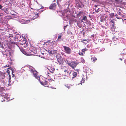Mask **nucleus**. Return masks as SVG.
Returning <instances> with one entry per match:
<instances>
[{
    "label": "nucleus",
    "mask_w": 126,
    "mask_h": 126,
    "mask_svg": "<svg viewBox=\"0 0 126 126\" xmlns=\"http://www.w3.org/2000/svg\"><path fill=\"white\" fill-rule=\"evenodd\" d=\"M65 62L69 66L73 69H74V68L76 67L77 65L78 64V63L77 62L74 61H70L67 59L65 60Z\"/></svg>",
    "instance_id": "f257e3e1"
},
{
    "label": "nucleus",
    "mask_w": 126,
    "mask_h": 126,
    "mask_svg": "<svg viewBox=\"0 0 126 126\" xmlns=\"http://www.w3.org/2000/svg\"><path fill=\"white\" fill-rule=\"evenodd\" d=\"M29 71L30 72L33 74L34 77L38 79H39V76L38 75V72L35 70L32 67H30L29 68Z\"/></svg>",
    "instance_id": "f03ea898"
},
{
    "label": "nucleus",
    "mask_w": 126,
    "mask_h": 126,
    "mask_svg": "<svg viewBox=\"0 0 126 126\" xmlns=\"http://www.w3.org/2000/svg\"><path fill=\"white\" fill-rule=\"evenodd\" d=\"M57 61L59 65H63V61L61 55L59 54H57L56 56Z\"/></svg>",
    "instance_id": "7ed1b4c3"
},
{
    "label": "nucleus",
    "mask_w": 126,
    "mask_h": 126,
    "mask_svg": "<svg viewBox=\"0 0 126 126\" xmlns=\"http://www.w3.org/2000/svg\"><path fill=\"white\" fill-rule=\"evenodd\" d=\"M71 74L73 75V77H71L70 75H69V77L70 78L72 79V80L73 81H75L76 82H79V79L78 78H75V77L77 76V73L76 72H73L72 73H71Z\"/></svg>",
    "instance_id": "20e7f679"
},
{
    "label": "nucleus",
    "mask_w": 126,
    "mask_h": 126,
    "mask_svg": "<svg viewBox=\"0 0 126 126\" xmlns=\"http://www.w3.org/2000/svg\"><path fill=\"white\" fill-rule=\"evenodd\" d=\"M63 47L65 52L68 54H70L72 53L71 49L69 47L65 46H63Z\"/></svg>",
    "instance_id": "39448f33"
},
{
    "label": "nucleus",
    "mask_w": 126,
    "mask_h": 126,
    "mask_svg": "<svg viewBox=\"0 0 126 126\" xmlns=\"http://www.w3.org/2000/svg\"><path fill=\"white\" fill-rule=\"evenodd\" d=\"M121 10L118 11L117 12V14L115 15L116 17L118 19H122L123 15L121 13Z\"/></svg>",
    "instance_id": "423d86ee"
},
{
    "label": "nucleus",
    "mask_w": 126,
    "mask_h": 126,
    "mask_svg": "<svg viewBox=\"0 0 126 126\" xmlns=\"http://www.w3.org/2000/svg\"><path fill=\"white\" fill-rule=\"evenodd\" d=\"M76 4L77 8L78 9L81 8L82 7V3L81 2H79L78 1H76Z\"/></svg>",
    "instance_id": "0eeeda50"
},
{
    "label": "nucleus",
    "mask_w": 126,
    "mask_h": 126,
    "mask_svg": "<svg viewBox=\"0 0 126 126\" xmlns=\"http://www.w3.org/2000/svg\"><path fill=\"white\" fill-rule=\"evenodd\" d=\"M21 36L19 34H16L14 36L13 39H11V40L13 41L18 40L20 39Z\"/></svg>",
    "instance_id": "6e6552de"
},
{
    "label": "nucleus",
    "mask_w": 126,
    "mask_h": 126,
    "mask_svg": "<svg viewBox=\"0 0 126 126\" xmlns=\"http://www.w3.org/2000/svg\"><path fill=\"white\" fill-rule=\"evenodd\" d=\"M19 46L22 48H23L27 46V44L25 41H21L20 42Z\"/></svg>",
    "instance_id": "1a4fd4ad"
},
{
    "label": "nucleus",
    "mask_w": 126,
    "mask_h": 126,
    "mask_svg": "<svg viewBox=\"0 0 126 126\" xmlns=\"http://www.w3.org/2000/svg\"><path fill=\"white\" fill-rule=\"evenodd\" d=\"M110 24L111 25V29L113 31L116 32V31H115V28L116 27L114 26V21L112 20H111L110 21Z\"/></svg>",
    "instance_id": "9d476101"
},
{
    "label": "nucleus",
    "mask_w": 126,
    "mask_h": 126,
    "mask_svg": "<svg viewBox=\"0 0 126 126\" xmlns=\"http://www.w3.org/2000/svg\"><path fill=\"white\" fill-rule=\"evenodd\" d=\"M57 42H57L56 40V41H54L52 42L50 41L49 40L48 41L46 42V43L47 44H46L47 45L49 44L50 46H51L52 45H54L55 46H56L57 45L56 43Z\"/></svg>",
    "instance_id": "9b49d317"
},
{
    "label": "nucleus",
    "mask_w": 126,
    "mask_h": 126,
    "mask_svg": "<svg viewBox=\"0 0 126 126\" xmlns=\"http://www.w3.org/2000/svg\"><path fill=\"white\" fill-rule=\"evenodd\" d=\"M115 2L114 3V5L118 7H120L121 6L122 1H120L119 0H115Z\"/></svg>",
    "instance_id": "f8f14e48"
},
{
    "label": "nucleus",
    "mask_w": 126,
    "mask_h": 126,
    "mask_svg": "<svg viewBox=\"0 0 126 126\" xmlns=\"http://www.w3.org/2000/svg\"><path fill=\"white\" fill-rule=\"evenodd\" d=\"M57 5L56 3H54L51 4L49 7V8L51 10H55L56 7Z\"/></svg>",
    "instance_id": "ddd939ff"
},
{
    "label": "nucleus",
    "mask_w": 126,
    "mask_h": 126,
    "mask_svg": "<svg viewBox=\"0 0 126 126\" xmlns=\"http://www.w3.org/2000/svg\"><path fill=\"white\" fill-rule=\"evenodd\" d=\"M57 50H50L49 51V54L50 55H52L54 54H55L57 53Z\"/></svg>",
    "instance_id": "4468645a"
},
{
    "label": "nucleus",
    "mask_w": 126,
    "mask_h": 126,
    "mask_svg": "<svg viewBox=\"0 0 126 126\" xmlns=\"http://www.w3.org/2000/svg\"><path fill=\"white\" fill-rule=\"evenodd\" d=\"M64 72H65V76L68 75L69 74L70 75L71 74L72 72L71 71H70V70H69L68 69L66 70H64Z\"/></svg>",
    "instance_id": "2eb2a0df"
},
{
    "label": "nucleus",
    "mask_w": 126,
    "mask_h": 126,
    "mask_svg": "<svg viewBox=\"0 0 126 126\" xmlns=\"http://www.w3.org/2000/svg\"><path fill=\"white\" fill-rule=\"evenodd\" d=\"M63 40V38H62V35H60L58 36L57 40H56L57 42L62 41Z\"/></svg>",
    "instance_id": "dca6fc26"
},
{
    "label": "nucleus",
    "mask_w": 126,
    "mask_h": 126,
    "mask_svg": "<svg viewBox=\"0 0 126 126\" xmlns=\"http://www.w3.org/2000/svg\"><path fill=\"white\" fill-rule=\"evenodd\" d=\"M40 83L41 84L43 85H45L48 84V82L46 81H40Z\"/></svg>",
    "instance_id": "f3484780"
},
{
    "label": "nucleus",
    "mask_w": 126,
    "mask_h": 126,
    "mask_svg": "<svg viewBox=\"0 0 126 126\" xmlns=\"http://www.w3.org/2000/svg\"><path fill=\"white\" fill-rule=\"evenodd\" d=\"M9 9L6 8L4 7L1 10H2L4 11V12L7 14H9V12L8 11Z\"/></svg>",
    "instance_id": "a211bd4d"
},
{
    "label": "nucleus",
    "mask_w": 126,
    "mask_h": 126,
    "mask_svg": "<svg viewBox=\"0 0 126 126\" xmlns=\"http://www.w3.org/2000/svg\"><path fill=\"white\" fill-rule=\"evenodd\" d=\"M83 13V11H80L77 14V16L78 17H80L81 16V15Z\"/></svg>",
    "instance_id": "6ab92c4d"
},
{
    "label": "nucleus",
    "mask_w": 126,
    "mask_h": 126,
    "mask_svg": "<svg viewBox=\"0 0 126 126\" xmlns=\"http://www.w3.org/2000/svg\"><path fill=\"white\" fill-rule=\"evenodd\" d=\"M81 42L83 43L84 44L86 45L88 43V41L86 39L82 40Z\"/></svg>",
    "instance_id": "aec40b11"
},
{
    "label": "nucleus",
    "mask_w": 126,
    "mask_h": 126,
    "mask_svg": "<svg viewBox=\"0 0 126 126\" xmlns=\"http://www.w3.org/2000/svg\"><path fill=\"white\" fill-rule=\"evenodd\" d=\"M97 60V59L95 57H92L91 58V61L93 62H95Z\"/></svg>",
    "instance_id": "412c9836"
},
{
    "label": "nucleus",
    "mask_w": 126,
    "mask_h": 126,
    "mask_svg": "<svg viewBox=\"0 0 126 126\" xmlns=\"http://www.w3.org/2000/svg\"><path fill=\"white\" fill-rule=\"evenodd\" d=\"M13 34H9V37L10 38V39H9V41H12V40H11V39L13 38Z\"/></svg>",
    "instance_id": "4be33fe9"
},
{
    "label": "nucleus",
    "mask_w": 126,
    "mask_h": 126,
    "mask_svg": "<svg viewBox=\"0 0 126 126\" xmlns=\"http://www.w3.org/2000/svg\"><path fill=\"white\" fill-rule=\"evenodd\" d=\"M121 19H122L123 21L124 20H126V17L125 15H123Z\"/></svg>",
    "instance_id": "5701e85b"
},
{
    "label": "nucleus",
    "mask_w": 126,
    "mask_h": 126,
    "mask_svg": "<svg viewBox=\"0 0 126 126\" xmlns=\"http://www.w3.org/2000/svg\"><path fill=\"white\" fill-rule=\"evenodd\" d=\"M110 16L111 18H113L114 15V13H112L110 14Z\"/></svg>",
    "instance_id": "b1692460"
},
{
    "label": "nucleus",
    "mask_w": 126,
    "mask_h": 126,
    "mask_svg": "<svg viewBox=\"0 0 126 126\" xmlns=\"http://www.w3.org/2000/svg\"><path fill=\"white\" fill-rule=\"evenodd\" d=\"M10 41V42L11 43V44H14L16 45L17 46L18 45L16 44V43L15 42H14L12 41Z\"/></svg>",
    "instance_id": "393cba45"
},
{
    "label": "nucleus",
    "mask_w": 126,
    "mask_h": 126,
    "mask_svg": "<svg viewBox=\"0 0 126 126\" xmlns=\"http://www.w3.org/2000/svg\"><path fill=\"white\" fill-rule=\"evenodd\" d=\"M87 20V18L86 16H84L83 19H82V20H84L86 21Z\"/></svg>",
    "instance_id": "a878e982"
},
{
    "label": "nucleus",
    "mask_w": 126,
    "mask_h": 126,
    "mask_svg": "<svg viewBox=\"0 0 126 126\" xmlns=\"http://www.w3.org/2000/svg\"><path fill=\"white\" fill-rule=\"evenodd\" d=\"M87 49L86 48L83 49L82 50V52L84 54L85 53V51H87Z\"/></svg>",
    "instance_id": "bb28decb"
},
{
    "label": "nucleus",
    "mask_w": 126,
    "mask_h": 126,
    "mask_svg": "<svg viewBox=\"0 0 126 126\" xmlns=\"http://www.w3.org/2000/svg\"><path fill=\"white\" fill-rule=\"evenodd\" d=\"M11 77L10 75H9V82H10L11 81Z\"/></svg>",
    "instance_id": "cd10ccee"
},
{
    "label": "nucleus",
    "mask_w": 126,
    "mask_h": 126,
    "mask_svg": "<svg viewBox=\"0 0 126 126\" xmlns=\"http://www.w3.org/2000/svg\"><path fill=\"white\" fill-rule=\"evenodd\" d=\"M11 69L10 68H8L7 70L6 71V72L7 73H8V74L9 75H10V71L8 69Z\"/></svg>",
    "instance_id": "c85d7f7f"
},
{
    "label": "nucleus",
    "mask_w": 126,
    "mask_h": 126,
    "mask_svg": "<svg viewBox=\"0 0 126 126\" xmlns=\"http://www.w3.org/2000/svg\"><path fill=\"white\" fill-rule=\"evenodd\" d=\"M82 80H80V81L81 82L80 83V84L82 85V83H84V82L85 80H83V79L82 78Z\"/></svg>",
    "instance_id": "c756f323"
},
{
    "label": "nucleus",
    "mask_w": 126,
    "mask_h": 126,
    "mask_svg": "<svg viewBox=\"0 0 126 126\" xmlns=\"http://www.w3.org/2000/svg\"><path fill=\"white\" fill-rule=\"evenodd\" d=\"M79 54L80 55H83V54H84L82 52H80L79 51Z\"/></svg>",
    "instance_id": "7c9ffc66"
},
{
    "label": "nucleus",
    "mask_w": 126,
    "mask_h": 126,
    "mask_svg": "<svg viewBox=\"0 0 126 126\" xmlns=\"http://www.w3.org/2000/svg\"><path fill=\"white\" fill-rule=\"evenodd\" d=\"M118 39V38H116V36H114L113 37V40H114L116 41V40H117Z\"/></svg>",
    "instance_id": "2f4dec72"
},
{
    "label": "nucleus",
    "mask_w": 126,
    "mask_h": 126,
    "mask_svg": "<svg viewBox=\"0 0 126 126\" xmlns=\"http://www.w3.org/2000/svg\"><path fill=\"white\" fill-rule=\"evenodd\" d=\"M32 52H33V53H35L36 52H35V51L34 50V51H33V50H32V49L31 48H30L29 49Z\"/></svg>",
    "instance_id": "473e14b6"
},
{
    "label": "nucleus",
    "mask_w": 126,
    "mask_h": 126,
    "mask_svg": "<svg viewBox=\"0 0 126 126\" xmlns=\"http://www.w3.org/2000/svg\"><path fill=\"white\" fill-rule=\"evenodd\" d=\"M11 70H12V76L13 77H15V76H14V74H13V71L11 69Z\"/></svg>",
    "instance_id": "72a5a7b5"
},
{
    "label": "nucleus",
    "mask_w": 126,
    "mask_h": 126,
    "mask_svg": "<svg viewBox=\"0 0 126 126\" xmlns=\"http://www.w3.org/2000/svg\"><path fill=\"white\" fill-rule=\"evenodd\" d=\"M21 51H22V52L24 54H25V53H26L25 51L23 49H22V50L21 49Z\"/></svg>",
    "instance_id": "f704fd0d"
},
{
    "label": "nucleus",
    "mask_w": 126,
    "mask_h": 126,
    "mask_svg": "<svg viewBox=\"0 0 126 126\" xmlns=\"http://www.w3.org/2000/svg\"><path fill=\"white\" fill-rule=\"evenodd\" d=\"M98 9H99L97 10H95V11L96 12L98 13L99 12V11H98Z\"/></svg>",
    "instance_id": "c9c22d12"
},
{
    "label": "nucleus",
    "mask_w": 126,
    "mask_h": 126,
    "mask_svg": "<svg viewBox=\"0 0 126 126\" xmlns=\"http://www.w3.org/2000/svg\"><path fill=\"white\" fill-rule=\"evenodd\" d=\"M9 65H6L5 66H4V67L5 68H6V67H9Z\"/></svg>",
    "instance_id": "e433bc0d"
},
{
    "label": "nucleus",
    "mask_w": 126,
    "mask_h": 126,
    "mask_svg": "<svg viewBox=\"0 0 126 126\" xmlns=\"http://www.w3.org/2000/svg\"><path fill=\"white\" fill-rule=\"evenodd\" d=\"M83 36H84V35H85V32H83Z\"/></svg>",
    "instance_id": "4c0bfd02"
},
{
    "label": "nucleus",
    "mask_w": 126,
    "mask_h": 126,
    "mask_svg": "<svg viewBox=\"0 0 126 126\" xmlns=\"http://www.w3.org/2000/svg\"><path fill=\"white\" fill-rule=\"evenodd\" d=\"M56 2V0H54L53 1V3H54V2L55 3V2Z\"/></svg>",
    "instance_id": "58836bf2"
},
{
    "label": "nucleus",
    "mask_w": 126,
    "mask_h": 126,
    "mask_svg": "<svg viewBox=\"0 0 126 126\" xmlns=\"http://www.w3.org/2000/svg\"><path fill=\"white\" fill-rule=\"evenodd\" d=\"M55 70V69L54 68H53L52 70V71H54Z\"/></svg>",
    "instance_id": "ea45409f"
},
{
    "label": "nucleus",
    "mask_w": 126,
    "mask_h": 126,
    "mask_svg": "<svg viewBox=\"0 0 126 126\" xmlns=\"http://www.w3.org/2000/svg\"><path fill=\"white\" fill-rule=\"evenodd\" d=\"M62 0H57V1H61Z\"/></svg>",
    "instance_id": "a19ab883"
},
{
    "label": "nucleus",
    "mask_w": 126,
    "mask_h": 126,
    "mask_svg": "<svg viewBox=\"0 0 126 126\" xmlns=\"http://www.w3.org/2000/svg\"><path fill=\"white\" fill-rule=\"evenodd\" d=\"M121 54H124V55H125V53H121Z\"/></svg>",
    "instance_id": "79ce46f5"
},
{
    "label": "nucleus",
    "mask_w": 126,
    "mask_h": 126,
    "mask_svg": "<svg viewBox=\"0 0 126 126\" xmlns=\"http://www.w3.org/2000/svg\"><path fill=\"white\" fill-rule=\"evenodd\" d=\"M70 87L69 86H68L67 87L68 88H70Z\"/></svg>",
    "instance_id": "37998d69"
},
{
    "label": "nucleus",
    "mask_w": 126,
    "mask_h": 126,
    "mask_svg": "<svg viewBox=\"0 0 126 126\" xmlns=\"http://www.w3.org/2000/svg\"><path fill=\"white\" fill-rule=\"evenodd\" d=\"M119 59H120V60H121V61H122V59H121V58Z\"/></svg>",
    "instance_id": "c03bdc74"
},
{
    "label": "nucleus",
    "mask_w": 126,
    "mask_h": 126,
    "mask_svg": "<svg viewBox=\"0 0 126 126\" xmlns=\"http://www.w3.org/2000/svg\"><path fill=\"white\" fill-rule=\"evenodd\" d=\"M38 13H37V16H36V17H38Z\"/></svg>",
    "instance_id": "a18cd8bd"
},
{
    "label": "nucleus",
    "mask_w": 126,
    "mask_h": 126,
    "mask_svg": "<svg viewBox=\"0 0 126 126\" xmlns=\"http://www.w3.org/2000/svg\"><path fill=\"white\" fill-rule=\"evenodd\" d=\"M97 5H95V7H97Z\"/></svg>",
    "instance_id": "49530a36"
},
{
    "label": "nucleus",
    "mask_w": 126,
    "mask_h": 126,
    "mask_svg": "<svg viewBox=\"0 0 126 126\" xmlns=\"http://www.w3.org/2000/svg\"><path fill=\"white\" fill-rule=\"evenodd\" d=\"M121 34V33L120 32H119V34Z\"/></svg>",
    "instance_id": "de8ad7c7"
},
{
    "label": "nucleus",
    "mask_w": 126,
    "mask_h": 126,
    "mask_svg": "<svg viewBox=\"0 0 126 126\" xmlns=\"http://www.w3.org/2000/svg\"><path fill=\"white\" fill-rule=\"evenodd\" d=\"M48 45H49H49H48V46H49V47H50V46H51L50 45H49V44Z\"/></svg>",
    "instance_id": "09e8293b"
},
{
    "label": "nucleus",
    "mask_w": 126,
    "mask_h": 126,
    "mask_svg": "<svg viewBox=\"0 0 126 126\" xmlns=\"http://www.w3.org/2000/svg\"><path fill=\"white\" fill-rule=\"evenodd\" d=\"M83 20H82H82H81V22H83Z\"/></svg>",
    "instance_id": "8fccbe9b"
},
{
    "label": "nucleus",
    "mask_w": 126,
    "mask_h": 126,
    "mask_svg": "<svg viewBox=\"0 0 126 126\" xmlns=\"http://www.w3.org/2000/svg\"><path fill=\"white\" fill-rule=\"evenodd\" d=\"M66 26H64V27H66Z\"/></svg>",
    "instance_id": "3c124183"
},
{
    "label": "nucleus",
    "mask_w": 126,
    "mask_h": 126,
    "mask_svg": "<svg viewBox=\"0 0 126 126\" xmlns=\"http://www.w3.org/2000/svg\"><path fill=\"white\" fill-rule=\"evenodd\" d=\"M101 21L102 22V20H101Z\"/></svg>",
    "instance_id": "603ef678"
},
{
    "label": "nucleus",
    "mask_w": 126,
    "mask_h": 126,
    "mask_svg": "<svg viewBox=\"0 0 126 126\" xmlns=\"http://www.w3.org/2000/svg\"><path fill=\"white\" fill-rule=\"evenodd\" d=\"M120 37V38H122V37Z\"/></svg>",
    "instance_id": "864d4df0"
},
{
    "label": "nucleus",
    "mask_w": 126,
    "mask_h": 126,
    "mask_svg": "<svg viewBox=\"0 0 126 126\" xmlns=\"http://www.w3.org/2000/svg\"><path fill=\"white\" fill-rule=\"evenodd\" d=\"M126 22V20H125Z\"/></svg>",
    "instance_id": "5fc2aeb1"
},
{
    "label": "nucleus",
    "mask_w": 126,
    "mask_h": 126,
    "mask_svg": "<svg viewBox=\"0 0 126 126\" xmlns=\"http://www.w3.org/2000/svg\"><path fill=\"white\" fill-rule=\"evenodd\" d=\"M94 13V12H93Z\"/></svg>",
    "instance_id": "6e6d98bb"
}]
</instances>
